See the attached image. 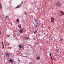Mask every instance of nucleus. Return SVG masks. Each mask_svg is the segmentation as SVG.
<instances>
[{
  "label": "nucleus",
  "instance_id": "obj_13",
  "mask_svg": "<svg viewBox=\"0 0 64 64\" xmlns=\"http://www.w3.org/2000/svg\"><path fill=\"white\" fill-rule=\"evenodd\" d=\"M0 8H2V5L1 4L0 5Z\"/></svg>",
  "mask_w": 64,
  "mask_h": 64
},
{
  "label": "nucleus",
  "instance_id": "obj_18",
  "mask_svg": "<svg viewBox=\"0 0 64 64\" xmlns=\"http://www.w3.org/2000/svg\"><path fill=\"white\" fill-rule=\"evenodd\" d=\"M2 45H3V42H2Z\"/></svg>",
  "mask_w": 64,
  "mask_h": 64
},
{
  "label": "nucleus",
  "instance_id": "obj_10",
  "mask_svg": "<svg viewBox=\"0 0 64 64\" xmlns=\"http://www.w3.org/2000/svg\"><path fill=\"white\" fill-rule=\"evenodd\" d=\"M36 59H37V60H38L40 59V57L38 56L37 58H36Z\"/></svg>",
  "mask_w": 64,
  "mask_h": 64
},
{
  "label": "nucleus",
  "instance_id": "obj_24",
  "mask_svg": "<svg viewBox=\"0 0 64 64\" xmlns=\"http://www.w3.org/2000/svg\"><path fill=\"white\" fill-rule=\"evenodd\" d=\"M53 20H55V18H53Z\"/></svg>",
  "mask_w": 64,
  "mask_h": 64
},
{
  "label": "nucleus",
  "instance_id": "obj_9",
  "mask_svg": "<svg viewBox=\"0 0 64 64\" xmlns=\"http://www.w3.org/2000/svg\"><path fill=\"white\" fill-rule=\"evenodd\" d=\"M18 27L20 28V29H21L22 27H21V25H18Z\"/></svg>",
  "mask_w": 64,
  "mask_h": 64
},
{
  "label": "nucleus",
  "instance_id": "obj_14",
  "mask_svg": "<svg viewBox=\"0 0 64 64\" xmlns=\"http://www.w3.org/2000/svg\"><path fill=\"white\" fill-rule=\"evenodd\" d=\"M51 21L52 22H53V23H54V20H51Z\"/></svg>",
  "mask_w": 64,
  "mask_h": 64
},
{
  "label": "nucleus",
  "instance_id": "obj_2",
  "mask_svg": "<svg viewBox=\"0 0 64 64\" xmlns=\"http://www.w3.org/2000/svg\"><path fill=\"white\" fill-rule=\"evenodd\" d=\"M60 13H61V14L60 15V16H62L64 15V12H62V11H60Z\"/></svg>",
  "mask_w": 64,
  "mask_h": 64
},
{
  "label": "nucleus",
  "instance_id": "obj_31",
  "mask_svg": "<svg viewBox=\"0 0 64 64\" xmlns=\"http://www.w3.org/2000/svg\"><path fill=\"white\" fill-rule=\"evenodd\" d=\"M57 52H58V51H57Z\"/></svg>",
  "mask_w": 64,
  "mask_h": 64
},
{
  "label": "nucleus",
  "instance_id": "obj_25",
  "mask_svg": "<svg viewBox=\"0 0 64 64\" xmlns=\"http://www.w3.org/2000/svg\"><path fill=\"white\" fill-rule=\"evenodd\" d=\"M36 32H37L36 30H35Z\"/></svg>",
  "mask_w": 64,
  "mask_h": 64
},
{
  "label": "nucleus",
  "instance_id": "obj_30",
  "mask_svg": "<svg viewBox=\"0 0 64 64\" xmlns=\"http://www.w3.org/2000/svg\"><path fill=\"white\" fill-rule=\"evenodd\" d=\"M3 46H4V44Z\"/></svg>",
  "mask_w": 64,
  "mask_h": 64
},
{
  "label": "nucleus",
  "instance_id": "obj_17",
  "mask_svg": "<svg viewBox=\"0 0 64 64\" xmlns=\"http://www.w3.org/2000/svg\"><path fill=\"white\" fill-rule=\"evenodd\" d=\"M60 41H62V40H63V39H60Z\"/></svg>",
  "mask_w": 64,
  "mask_h": 64
},
{
  "label": "nucleus",
  "instance_id": "obj_11",
  "mask_svg": "<svg viewBox=\"0 0 64 64\" xmlns=\"http://www.w3.org/2000/svg\"><path fill=\"white\" fill-rule=\"evenodd\" d=\"M34 21L35 22H37V20H36V18H34Z\"/></svg>",
  "mask_w": 64,
  "mask_h": 64
},
{
  "label": "nucleus",
  "instance_id": "obj_4",
  "mask_svg": "<svg viewBox=\"0 0 64 64\" xmlns=\"http://www.w3.org/2000/svg\"><path fill=\"white\" fill-rule=\"evenodd\" d=\"M19 47L20 48V49H22V48H23V47H22V46L21 45H20L19 46Z\"/></svg>",
  "mask_w": 64,
  "mask_h": 64
},
{
  "label": "nucleus",
  "instance_id": "obj_6",
  "mask_svg": "<svg viewBox=\"0 0 64 64\" xmlns=\"http://www.w3.org/2000/svg\"><path fill=\"white\" fill-rule=\"evenodd\" d=\"M23 31V29H21L20 30V32H22Z\"/></svg>",
  "mask_w": 64,
  "mask_h": 64
},
{
  "label": "nucleus",
  "instance_id": "obj_16",
  "mask_svg": "<svg viewBox=\"0 0 64 64\" xmlns=\"http://www.w3.org/2000/svg\"><path fill=\"white\" fill-rule=\"evenodd\" d=\"M7 36H8V37H10V36H9V35H7Z\"/></svg>",
  "mask_w": 64,
  "mask_h": 64
},
{
  "label": "nucleus",
  "instance_id": "obj_21",
  "mask_svg": "<svg viewBox=\"0 0 64 64\" xmlns=\"http://www.w3.org/2000/svg\"><path fill=\"white\" fill-rule=\"evenodd\" d=\"M51 58L52 59V60H53V58H52V57H51Z\"/></svg>",
  "mask_w": 64,
  "mask_h": 64
},
{
  "label": "nucleus",
  "instance_id": "obj_27",
  "mask_svg": "<svg viewBox=\"0 0 64 64\" xmlns=\"http://www.w3.org/2000/svg\"><path fill=\"white\" fill-rule=\"evenodd\" d=\"M22 4H23V2H22Z\"/></svg>",
  "mask_w": 64,
  "mask_h": 64
},
{
  "label": "nucleus",
  "instance_id": "obj_32",
  "mask_svg": "<svg viewBox=\"0 0 64 64\" xmlns=\"http://www.w3.org/2000/svg\"><path fill=\"white\" fill-rule=\"evenodd\" d=\"M36 24H37V23H36Z\"/></svg>",
  "mask_w": 64,
  "mask_h": 64
},
{
  "label": "nucleus",
  "instance_id": "obj_3",
  "mask_svg": "<svg viewBox=\"0 0 64 64\" xmlns=\"http://www.w3.org/2000/svg\"><path fill=\"white\" fill-rule=\"evenodd\" d=\"M22 6V5L21 4H20L19 6H17L16 8L17 9V8H20V7H21Z\"/></svg>",
  "mask_w": 64,
  "mask_h": 64
},
{
  "label": "nucleus",
  "instance_id": "obj_5",
  "mask_svg": "<svg viewBox=\"0 0 64 64\" xmlns=\"http://www.w3.org/2000/svg\"><path fill=\"white\" fill-rule=\"evenodd\" d=\"M10 62L11 63H13V61H12V59H11L10 60Z\"/></svg>",
  "mask_w": 64,
  "mask_h": 64
},
{
  "label": "nucleus",
  "instance_id": "obj_1",
  "mask_svg": "<svg viewBox=\"0 0 64 64\" xmlns=\"http://www.w3.org/2000/svg\"><path fill=\"white\" fill-rule=\"evenodd\" d=\"M56 5L57 6H58V7H61V4H59V2H57V3L56 4Z\"/></svg>",
  "mask_w": 64,
  "mask_h": 64
},
{
  "label": "nucleus",
  "instance_id": "obj_28",
  "mask_svg": "<svg viewBox=\"0 0 64 64\" xmlns=\"http://www.w3.org/2000/svg\"><path fill=\"white\" fill-rule=\"evenodd\" d=\"M18 62H20V60H18Z\"/></svg>",
  "mask_w": 64,
  "mask_h": 64
},
{
  "label": "nucleus",
  "instance_id": "obj_12",
  "mask_svg": "<svg viewBox=\"0 0 64 64\" xmlns=\"http://www.w3.org/2000/svg\"><path fill=\"white\" fill-rule=\"evenodd\" d=\"M17 22L18 23V22H19V20L18 19H17L16 20Z\"/></svg>",
  "mask_w": 64,
  "mask_h": 64
},
{
  "label": "nucleus",
  "instance_id": "obj_29",
  "mask_svg": "<svg viewBox=\"0 0 64 64\" xmlns=\"http://www.w3.org/2000/svg\"><path fill=\"white\" fill-rule=\"evenodd\" d=\"M25 15H26V13H25Z\"/></svg>",
  "mask_w": 64,
  "mask_h": 64
},
{
  "label": "nucleus",
  "instance_id": "obj_23",
  "mask_svg": "<svg viewBox=\"0 0 64 64\" xmlns=\"http://www.w3.org/2000/svg\"><path fill=\"white\" fill-rule=\"evenodd\" d=\"M7 17H8V16H6V18H7Z\"/></svg>",
  "mask_w": 64,
  "mask_h": 64
},
{
  "label": "nucleus",
  "instance_id": "obj_22",
  "mask_svg": "<svg viewBox=\"0 0 64 64\" xmlns=\"http://www.w3.org/2000/svg\"><path fill=\"white\" fill-rule=\"evenodd\" d=\"M4 48V46H3L2 48H3H3Z\"/></svg>",
  "mask_w": 64,
  "mask_h": 64
},
{
  "label": "nucleus",
  "instance_id": "obj_19",
  "mask_svg": "<svg viewBox=\"0 0 64 64\" xmlns=\"http://www.w3.org/2000/svg\"><path fill=\"white\" fill-rule=\"evenodd\" d=\"M50 56H51V54L50 53Z\"/></svg>",
  "mask_w": 64,
  "mask_h": 64
},
{
  "label": "nucleus",
  "instance_id": "obj_33",
  "mask_svg": "<svg viewBox=\"0 0 64 64\" xmlns=\"http://www.w3.org/2000/svg\"><path fill=\"white\" fill-rule=\"evenodd\" d=\"M35 33H36V32H35Z\"/></svg>",
  "mask_w": 64,
  "mask_h": 64
},
{
  "label": "nucleus",
  "instance_id": "obj_20",
  "mask_svg": "<svg viewBox=\"0 0 64 64\" xmlns=\"http://www.w3.org/2000/svg\"><path fill=\"white\" fill-rule=\"evenodd\" d=\"M35 27H37V25H36V26H35Z\"/></svg>",
  "mask_w": 64,
  "mask_h": 64
},
{
  "label": "nucleus",
  "instance_id": "obj_26",
  "mask_svg": "<svg viewBox=\"0 0 64 64\" xmlns=\"http://www.w3.org/2000/svg\"><path fill=\"white\" fill-rule=\"evenodd\" d=\"M1 32H0V35H1Z\"/></svg>",
  "mask_w": 64,
  "mask_h": 64
},
{
  "label": "nucleus",
  "instance_id": "obj_15",
  "mask_svg": "<svg viewBox=\"0 0 64 64\" xmlns=\"http://www.w3.org/2000/svg\"><path fill=\"white\" fill-rule=\"evenodd\" d=\"M53 17H52V18H51V20H53Z\"/></svg>",
  "mask_w": 64,
  "mask_h": 64
},
{
  "label": "nucleus",
  "instance_id": "obj_8",
  "mask_svg": "<svg viewBox=\"0 0 64 64\" xmlns=\"http://www.w3.org/2000/svg\"><path fill=\"white\" fill-rule=\"evenodd\" d=\"M24 39H25L26 40V39H29V38H27V37H26L25 38H24Z\"/></svg>",
  "mask_w": 64,
  "mask_h": 64
},
{
  "label": "nucleus",
  "instance_id": "obj_7",
  "mask_svg": "<svg viewBox=\"0 0 64 64\" xmlns=\"http://www.w3.org/2000/svg\"><path fill=\"white\" fill-rule=\"evenodd\" d=\"M6 55L7 56H8V57H9V54L8 53H6Z\"/></svg>",
  "mask_w": 64,
  "mask_h": 64
}]
</instances>
